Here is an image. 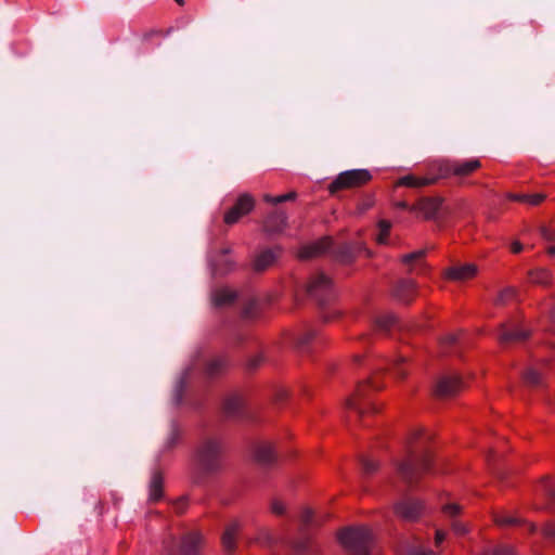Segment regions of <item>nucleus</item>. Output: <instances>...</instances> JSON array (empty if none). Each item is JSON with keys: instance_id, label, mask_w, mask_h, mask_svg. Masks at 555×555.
<instances>
[{"instance_id": "f257e3e1", "label": "nucleus", "mask_w": 555, "mask_h": 555, "mask_svg": "<svg viewBox=\"0 0 555 555\" xmlns=\"http://www.w3.org/2000/svg\"><path fill=\"white\" fill-rule=\"evenodd\" d=\"M425 436L423 428L414 429L408 438L405 457L396 463L397 476L408 486H415L420 479L430 472L433 457L430 452L417 440Z\"/></svg>"}, {"instance_id": "f03ea898", "label": "nucleus", "mask_w": 555, "mask_h": 555, "mask_svg": "<svg viewBox=\"0 0 555 555\" xmlns=\"http://www.w3.org/2000/svg\"><path fill=\"white\" fill-rule=\"evenodd\" d=\"M338 540L349 555H370L373 545L372 532L365 526L341 530Z\"/></svg>"}, {"instance_id": "7ed1b4c3", "label": "nucleus", "mask_w": 555, "mask_h": 555, "mask_svg": "<svg viewBox=\"0 0 555 555\" xmlns=\"http://www.w3.org/2000/svg\"><path fill=\"white\" fill-rule=\"evenodd\" d=\"M223 444L218 438L205 439L197 449L196 461L205 473H215L222 465Z\"/></svg>"}, {"instance_id": "20e7f679", "label": "nucleus", "mask_w": 555, "mask_h": 555, "mask_svg": "<svg viewBox=\"0 0 555 555\" xmlns=\"http://www.w3.org/2000/svg\"><path fill=\"white\" fill-rule=\"evenodd\" d=\"M481 167L478 158H469L463 160H442L434 164V169L439 171L441 179L451 176L467 177Z\"/></svg>"}, {"instance_id": "39448f33", "label": "nucleus", "mask_w": 555, "mask_h": 555, "mask_svg": "<svg viewBox=\"0 0 555 555\" xmlns=\"http://www.w3.org/2000/svg\"><path fill=\"white\" fill-rule=\"evenodd\" d=\"M372 175L367 169H351L340 172L334 181L328 184V192L335 194L338 191L354 189L365 185L371 181Z\"/></svg>"}, {"instance_id": "423d86ee", "label": "nucleus", "mask_w": 555, "mask_h": 555, "mask_svg": "<svg viewBox=\"0 0 555 555\" xmlns=\"http://www.w3.org/2000/svg\"><path fill=\"white\" fill-rule=\"evenodd\" d=\"M307 293L318 302L324 304L332 297V282L323 273H315L307 283Z\"/></svg>"}, {"instance_id": "0eeeda50", "label": "nucleus", "mask_w": 555, "mask_h": 555, "mask_svg": "<svg viewBox=\"0 0 555 555\" xmlns=\"http://www.w3.org/2000/svg\"><path fill=\"white\" fill-rule=\"evenodd\" d=\"M465 387V383L457 374H447L438 378L435 386V395L438 398H451L460 393Z\"/></svg>"}, {"instance_id": "6e6552de", "label": "nucleus", "mask_w": 555, "mask_h": 555, "mask_svg": "<svg viewBox=\"0 0 555 555\" xmlns=\"http://www.w3.org/2000/svg\"><path fill=\"white\" fill-rule=\"evenodd\" d=\"M255 206V199L250 194H242L236 199L234 206L224 215L227 224L236 223L242 217L249 214Z\"/></svg>"}, {"instance_id": "1a4fd4ad", "label": "nucleus", "mask_w": 555, "mask_h": 555, "mask_svg": "<svg viewBox=\"0 0 555 555\" xmlns=\"http://www.w3.org/2000/svg\"><path fill=\"white\" fill-rule=\"evenodd\" d=\"M439 180H441L439 176V171L434 169V165L430 167L429 172L426 176L418 177L415 175H406L401 177L397 181L398 186H405V188H424L428 185L436 184Z\"/></svg>"}, {"instance_id": "9d476101", "label": "nucleus", "mask_w": 555, "mask_h": 555, "mask_svg": "<svg viewBox=\"0 0 555 555\" xmlns=\"http://www.w3.org/2000/svg\"><path fill=\"white\" fill-rule=\"evenodd\" d=\"M395 514L405 521L416 520L424 511V505L417 500L404 499L395 504Z\"/></svg>"}, {"instance_id": "9b49d317", "label": "nucleus", "mask_w": 555, "mask_h": 555, "mask_svg": "<svg viewBox=\"0 0 555 555\" xmlns=\"http://www.w3.org/2000/svg\"><path fill=\"white\" fill-rule=\"evenodd\" d=\"M478 273L475 263L455 264L444 270L443 276L452 282H466L474 279Z\"/></svg>"}, {"instance_id": "f8f14e48", "label": "nucleus", "mask_w": 555, "mask_h": 555, "mask_svg": "<svg viewBox=\"0 0 555 555\" xmlns=\"http://www.w3.org/2000/svg\"><path fill=\"white\" fill-rule=\"evenodd\" d=\"M443 199L441 197H424L421 198L414 206L410 208L411 211H418L426 220L435 219L442 206Z\"/></svg>"}, {"instance_id": "ddd939ff", "label": "nucleus", "mask_w": 555, "mask_h": 555, "mask_svg": "<svg viewBox=\"0 0 555 555\" xmlns=\"http://www.w3.org/2000/svg\"><path fill=\"white\" fill-rule=\"evenodd\" d=\"M393 297L402 304H410L416 295V283L411 279L399 281L393 289Z\"/></svg>"}, {"instance_id": "4468645a", "label": "nucleus", "mask_w": 555, "mask_h": 555, "mask_svg": "<svg viewBox=\"0 0 555 555\" xmlns=\"http://www.w3.org/2000/svg\"><path fill=\"white\" fill-rule=\"evenodd\" d=\"M254 457L262 466H269L276 460L273 446L268 441H260L254 446Z\"/></svg>"}, {"instance_id": "2eb2a0df", "label": "nucleus", "mask_w": 555, "mask_h": 555, "mask_svg": "<svg viewBox=\"0 0 555 555\" xmlns=\"http://www.w3.org/2000/svg\"><path fill=\"white\" fill-rule=\"evenodd\" d=\"M245 405V399L242 393L232 392L224 398L223 413L227 417H237L242 415Z\"/></svg>"}, {"instance_id": "dca6fc26", "label": "nucleus", "mask_w": 555, "mask_h": 555, "mask_svg": "<svg viewBox=\"0 0 555 555\" xmlns=\"http://www.w3.org/2000/svg\"><path fill=\"white\" fill-rule=\"evenodd\" d=\"M332 245V240L330 237H323L317 242H313L309 245L301 247L298 251V257L300 259H309L312 257H317L325 253L330 249Z\"/></svg>"}, {"instance_id": "f3484780", "label": "nucleus", "mask_w": 555, "mask_h": 555, "mask_svg": "<svg viewBox=\"0 0 555 555\" xmlns=\"http://www.w3.org/2000/svg\"><path fill=\"white\" fill-rule=\"evenodd\" d=\"M230 248H223L214 254L210 262L216 274H225L233 269L234 262L229 257Z\"/></svg>"}, {"instance_id": "a211bd4d", "label": "nucleus", "mask_w": 555, "mask_h": 555, "mask_svg": "<svg viewBox=\"0 0 555 555\" xmlns=\"http://www.w3.org/2000/svg\"><path fill=\"white\" fill-rule=\"evenodd\" d=\"M529 336V332L514 325L502 324L499 332L501 344L522 341Z\"/></svg>"}, {"instance_id": "6ab92c4d", "label": "nucleus", "mask_w": 555, "mask_h": 555, "mask_svg": "<svg viewBox=\"0 0 555 555\" xmlns=\"http://www.w3.org/2000/svg\"><path fill=\"white\" fill-rule=\"evenodd\" d=\"M371 385L374 389H379L380 386L375 384L373 379H367L360 384L357 388V391L354 395L348 397L346 399V408L349 410H354L358 413L362 414L364 412L363 408L360 404V401L364 398V389L366 386Z\"/></svg>"}, {"instance_id": "aec40b11", "label": "nucleus", "mask_w": 555, "mask_h": 555, "mask_svg": "<svg viewBox=\"0 0 555 555\" xmlns=\"http://www.w3.org/2000/svg\"><path fill=\"white\" fill-rule=\"evenodd\" d=\"M203 538L198 532L185 534L180 543L181 555H199Z\"/></svg>"}, {"instance_id": "412c9836", "label": "nucleus", "mask_w": 555, "mask_h": 555, "mask_svg": "<svg viewBox=\"0 0 555 555\" xmlns=\"http://www.w3.org/2000/svg\"><path fill=\"white\" fill-rule=\"evenodd\" d=\"M241 530L238 521L230 522L221 537L222 546L227 553H233L236 548V539Z\"/></svg>"}, {"instance_id": "4be33fe9", "label": "nucleus", "mask_w": 555, "mask_h": 555, "mask_svg": "<svg viewBox=\"0 0 555 555\" xmlns=\"http://www.w3.org/2000/svg\"><path fill=\"white\" fill-rule=\"evenodd\" d=\"M287 224V217L284 212H273L267 217L263 229L267 233H281Z\"/></svg>"}, {"instance_id": "5701e85b", "label": "nucleus", "mask_w": 555, "mask_h": 555, "mask_svg": "<svg viewBox=\"0 0 555 555\" xmlns=\"http://www.w3.org/2000/svg\"><path fill=\"white\" fill-rule=\"evenodd\" d=\"M280 249H266L257 255L254 261V269L256 271H264L274 263L279 256Z\"/></svg>"}, {"instance_id": "b1692460", "label": "nucleus", "mask_w": 555, "mask_h": 555, "mask_svg": "<svg viewBox=\"0 0 555 555\" xmlns=\"http://www.w3.org/2000/svg\"><path fill=\"white\" fill-rule=\"evenodd\" d=\"M236 293L230 288L223 287L215 289L211 294L212 304L216 307H223L232 304L236 298Z\"/></svg>"}, {"instance_id": "393cba45", "label": "nucleus", "mask_w": 555, "mask_h": 555, "mask_svg": "<svg viewBox=\"0 0 555 555\" xmlns=\"http://www.w3.org/2000/svg\"><path fill=\"white\" fill-rule=\"evenodd\" d=\"M163 487H164V479L159 472H155L152 475L150 485H149V498L152 502H157L163 496Z\"/></svg>"}, {"instance_id": "a878e982", "label": "nucleus", "mask_w": 555, "mask_h": 555, "mask_svg": "<svg viewBox=\"0 0 555 555\" xmlns=\"http://www.w3.org/2000/svg\"><path fill=\"white\" fill-rule=\"evenodd\" d=\"M507 197L512 201L524 203L528 206H538L545 199L543 193L525 194V193H509Z\"/></svg>"}, {"instance_id": "bb28decb", "label": "nucleus", "mask_w": 555, "mask_h": 555, "mask_svg": "<svg viewBox=\"0 0 555 555\" xmlns=\"http://www.w3.org/2000/svg\"><path fill=\"white\" fill-rule=\"evenodd\" d=\"M406 358L403 356H396L391 362L388 363L387 370H389L397 378L403 379L408 376V370L405 367Z\"/></svg>"}, {"instance_id": "cd10ccee", "label": "nucleus", "mask_w": 555, "mask_h": 555, "mask_svg": "<svg viewBox=\"0 0 555 555\" xmlns=\"http://www.w3.org/2000/svg\"><path fill=\"white\" fill-rule=\"evenodd\" d=\"M529 279L533 284L547 285L552 281V274L547 269L540 268L529 273Z\"/></svg>"}, {"instance_id": "c85d7f7f", "label": "nucleus", "mask_w": 555, "mask_h": 555, "mask_svg": "<svg viewBox=\"0 0 555 555\" xmlns=\"http://www.w3.org/2000/svg\"><path fill=\"white\" fill-rule=\"evenodd\" d=\"M524 383L527 386H539L542 384V373L534 367H528L522 374Z\"/></svg>"}, {"instance_id": "c756f323", "label": "nucleus", "mask_w": 555, "mask_h": 555, "mask_svg": "<svg viewBox=\"0 0 555 555\" xmlns=\"http://www.w3.org/2000/svg\"><path fill=\"white\" fill-rule=\"evenodd\" d=\"M494 522L499 527H509L522 524V519L513 515L500 513L494 515Z\"/></svg>"}, {"instance_id": "7c9ffc66", "label": "nucleus", "mask_w": 555, "mask_h": 555, "mask_svg": "<svg viewBox=\"0 0 555 555\" xmlns=\"http://www.w3.org/2000/svg\"><path fill=\"white\" fill-rule=\"evenodd\" d=\"M228 362L225 358L218 357L212 360H210L206 366V372L209 376H216L220 372H222L223 369H225Z\"/></svg>"}, {"instance_id": "2f4dec72", "label": "nucleus", "mask_w": 555, "mask_h": 555, "mask_svg": "<svg viewBox=\"0 0 555 555\" xmlns=\"http://www.w3.org/2000/svg\"><path fill=\"white\" fill-rule=\"evenodd\" d=\"M441 512L452 521L462 513V506L457 503H448L441 506Z\"/></svg>"}, {"instance_id": "473e14b6", "label": "nucleus", "mask_w": 555, "mask_h": 555, "mask_svg": "<svg viewBox=\"0 0 555 555\" xmlns=\"http://www.w3.org/2000/svg\"><path fill=\"white\" fill-rule=\"evenodd\" d=\"M390 229H391L390 221H388V220H380L378 222L379 233H378V236L376 238L378 244H386L387 243L388 236H389V233H390Z\"/></svg>"}, {"instance_id": "72a5a7b5", "label": "nucleus", "mask_w": 555, "mask_h": 555, "mask_svg": "<svg viewBox=\"0 0 555 555\" xmlns=\"http://www.w3.org/2000/svg\"><path fill=\"white\" fill-rule=\"evenodd\" d=\"M300 521H301V532H304L308 527L317 524L314 514L312 509L310 508H304L300 515Z\"/></svg>"}, {"instance_id": "f704fd0d", "label": "nucleus", "mask_w": 555, "mask_h": 555, "mask_svg": "<svg viewBox=\"0 0 555 555\" xmlns=\"http://www.w3.org/2000/svg\"><path fill=\"white\" fill-rule=\"evenodd\" d=\"M482 555H516V553L512 546L496 545L485 550Z\"/></svg>"}, {"instance_id": "c9c22d12", "label": "nucleus", "mask_w": 555, "mask_h": 555, "mask_svg": "<svg viewBox=\"0 0 555 555\" xmlns=\"http://www.w3.org/2000/svg\"><path fill=\"white\" fill-rule=\"evenodd\" d=\"M396 322L392 314H384L376 319L375 326L380 331L389 330Z\"/></svg>"}, {"instance_id": "e433bc0d", "label": "nucleus", "mask_w": 555, "mask_h": 555, "mask_svg": "<svg viewBox=\"0 0 555 555\" xmlns=\"http://www.w3.org/2000/svg\"><path fill=\"white\" fill-rule=\"evenodd\" d=\"M361 465H362V470L365 475L374 474L379 467L378 462H376L374 459H371L369 456H363L361 459Z\"/></svg>"}, {"instance_id": "4c0bfd02", "label": "nucleus", "mask_w": 555, "mask_h": 555, "mask_svg": "<svg viewBox=\"0 0 555 555\" xmlns=\"http://www.w3.org/2000/svg\"><path fill=\"white\" fill-rule=\"evenodd\" d=\"M296 198V193L295 192H289L287 194H283V195H279V196H272V195H269V194H266L263 195V201L267 202V203H270V204H280V203H283V202H286V201H293Z\"/></svg>"}, {"instance_id": "58836bf2", "label": "nucleus", "mask_w": 555, "mask_h": 555, "mask_svg": "<svg viewBox=\"0 0 555 555\" xmlns=\"http://www.w3.org/2000/svg\"><path fill=\"white\" fill-rule=\"evenodd\" d=\"M516 295V292L512 287H507L500 292V294L495 298V305H505L509 300H512Z\"/></svg>"}, {"instance_id": "ea45409f", "label": "nucleus", "mask_w": 555, "mask_h": 555, "mask_svg": "<svg viewBox=\"0 0 555 555\" xmlns=\"http://www.w3.org/2000/svg\"><path fill=\"white\" fill-rule=\"evenodd\" d=\"M313 337H314L313 331H307L305 333H301L296 337V346L298 348H304L313 339Z\"/></svg>"}, {"instance_id": "a19ab883", "label": "nucleus", "mask_w": 555, "mask_h": 555, "mask_svg": "<svg viewBox=\"0 0 555 555\" xmlns=\"http://www.w3.org/2000/svg\"><path fill=\"white\" fill-rule=\"evenodd\" d=\"M424 256H425V250L421 249V250H416V251H413V253L402 256L401 260L404 264H411L412 262H416V261L423 259Z\"/></svg>"}, {"instance_id": "79ce46f5", "label": "nucleus", "mask_w": 555, "mask_h": 555, "mask_svg": "<svg viewBox=\"0 0 555 555\" xmlns=\"http://www.w3.org/2000/svg\"><path fill=\"white\" fill-rule=\"evenodd\" d=\"M270 511L272 514H274L276 516H281V515L285 514L286 506L281 500L273 499L270 504Z\"/></svg>"}, {"instance_id": "37998d69", "label": "nucleus", "mask_w": 555, "mask_h": 555, "mask_svg": "<svg viewBox=\"0 0 555 555\" xmlns=\"http://www.w3.org/2000/svg\"><path fill=\"white\" fill-rule=\"evenodd\" d=\"M451 528L456 535H465L468 532L467 525L459 519L451 521Z\"/></svg>"}, {"instance_id": "c03bdc74", "label": "nucleus", "mask_w": 555, "mask_h": 555, "mask_svg": "<svg viewBox=\"0 0 555 555\" xmlns=\"http://www.w3.org/2000/svg\"><path fill=\"white\" fill-rule=\"evenodd\" d=\"M542 237L547 242H555V227L543 225L540 228Z\"/></svg>"}, {"instance_id": "a18cd8bd", "label": "nucleus", "mask_w": 555, "mask_h": 555, "mask_svg": "<svg viewBox=\"0 0 555 555\" xmlns=\"http://www.w3.org/2000/svg\"><path fill=\"white\" fill-rule=\"evenodd\" d=\"M543 535L545 539L555 543V524L548 522L543 528Z\"/></svg>"}, {"instance_id": "49530a36", "label": "nucleus", "mask_w": 555, "mask_h": 555, "mask_svg": "<svg viewBox=\"0 0 555 555\" xmlns=\"http://www.w3.org/2000/svg\"><path fill=\"white\" fill-rule=\"evenodd\" d=\"M256 541L262 545H270L273 541V538L271 537L270 532L267 530H261L258 533V537Z\"/></svg>"}, {"instance_id": "de8ad7c7", "label": "nucleus", "mask_w": 555, "mask_h": 555, "mask_svg": "<svg viewBox=\"0 0 555 555\" xmlns=\"http://www.w3.org/2000/svg\"><path fill=\"white\" fill-rule=\"evenodd\" d=\"M457 339H459V335L452 333V334H448L443 338H441L440 344L442 347L451 346V345L455 344L457 341Z\"/></svg>"}, {"instance_id": "09e8293b", "label": "nucleus", "mask_w": 555, "mask_h": 555, "mask_svg": "<svg viewBox=\"0 0 555 555\" xmlns=\"http://www.w3.org/2000/svg\"><path fill=\"white\" fill-rule=\"evenodd\" d=\"M401 555H436L433 551H425L422 548L411 547L406 550L405 553H402Z\"/></svg>"}, {"instance_id": "8fccbe9b", "label": "nucleus", "mask_w": 555, "mask_h": 555, "mask_svg": "<svg viewBox=\"0 0 555 555\" xmlns=\"http://www.w3.org/2000/svg\"><path fill=\"white\" fill-rule=\"evenodd\" d=\"M544 481L546 482L543 489L545 494L551 499H555V487L550 483L548 477H546Z\"/></svg>"}, {"instance_id": "3c124183", "label": "nucleus", "mask_w": 555, "mask_h": 555, "mask_svg": "<svg viewBox=\"0 0 555 555\" xmlns=\"http://www.w3.org/2000/svg\"><path fill=\"white\" fill-rule=\"evenodd\" d=\"M447 537V533L443 531V530H436V534H435V543L436 545H439L440 543H442L444 541Z\"/></svg>"}, {"instance_id": "603ef678", "label": "nucleus", "mask_w": 555, "mask_h": 555, "mask_svg": "<svg viewBox=\"0 0 555 555\" xmlns=\"http://www.w3.org/2000/svg\"><path fill=\"white\" fill-rule=\"evenodd\" d=\"M511 249L514 254H518L522 250V245L519 242H514L511 246Z\"/></svg>"}, {"instance_id": "864d4df0", "label": "nucleus", "mask_w": 555, "mask_h": 555, "mask_svg": "<svg viewBox=\"0 0 555 555\" xmlns=\"http://www.w3.org/2000/svg\"><path fill=\"white\" fill-rule=\"evenodd\" d=\"M295 548L297 552L302 553L308 550V544H307V542H302V543L300 542L295 545Z\"/></svg>"}, {"instance_id": "5fc2aeb1", "label": "nucleus", "mask_w": 555, "mask_h": 555, "mask_svg": "<svg viewBox=\"0 0 555 555\" xmlns=\"http://www.w3.org/2000/svg\"><path fill=\"white\" fill-rule=\"evenodd\" d=\"M260 360H261L260 358L255 359V360H251V361L249 362V364H248V365H249V367H253V369H254V367H256V366L258 365V363L260 362Z\"/></svg>"}, {"instance_id": "6e6d98bb", "label": "nucleus", "mask_w": 555, "mask_h": 555, "mask_svg": "<svg viewBox=\"0 0 555 555\" xmlns=\"http://www.w3.org/2000/svg\"><path fill=\"white\" fill-rule=\"evenodd\" d=\"M547 254L551 256L555 255V245H552L547 248Z\"/></svg>"}, {"instance_id": "4d7b16f0", "label": "nucleus", "mask_w": 555, "mask_h": 555, "mask_svg": "<svg viewBox=\"0 0 555 555\" xmlns=\"http://www.w3.org/2000/svg\"><path fill=\"white\" fill-rule=\"evenodd\" d=\"M250 306H254V302H251V304H250ZM250 308H251V307H248V308H246V309H245L244 314H245L246 317H250V315H251V313H250Z\"/></svg>"}, {"instance_id": "13d9d810", "label": "nucleus", "mask_w": 555, "mask_h": 555, "mask_svg": "<svg viewBox=\"0 0 555 555\" xmlns=\"http://www.w3.org/2000/svg\"><path fill=\"white\" fill-rule=\"evenodd\" d=\"M529 528H530L531 532H534L537 530V527L534 524H530Z\"/></svg>"}, {"instance_id": "bf43d9fd", "label": "nucleus", "mask_w": 555, "mask_h": 555, "mask_svg": "<svg viewBox=\"0 0 555 555\" xmlns=\"http://www.w3.org/2000/svg\"><path fill=\"white\" fill-rule=\"evenodd\" d=\"M400 207L406 208V207H408V205H406L405 203H401V204H400Z\"/></svg>"}, {"instance_id": "052dcab7", "label": "nucleus", "mask_w": 555, "mask_h": 555, "mask_svg": "<svg viewBox=\"0 0 555 555\" xmlns=\"http://www.w3.org/2000/svg\"><path fill=\"white\" fill-rule=\"evenodd\" d=\"M552 318H553V319H554V321H555V309H554V310H553V312H552Z\"/></svg>"}, {"instance_id": "680f3d73", "label": "nucleus", "mask_w": 555, "mask_h": 555, "mask_svg": "<svg viewBox=\"0 0 555 555\" xmlns=\"http://www.w3.org/2000/svg\"><path fill=\"white\" fill-rule=\"evenodd\" d=\"M359 360H360L359 356L354 357V361H359Z\"/></svg>"}]
</instances>
